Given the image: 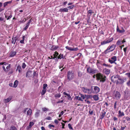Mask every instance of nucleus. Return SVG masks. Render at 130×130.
Segmentation results:
<instances>
[{
    "label": "nucleus",
    "instance_id": "obj_25",
    "mask_svg": "<svg viewBox=\"0 0 130 130\" xmlns=\"http://www.w3.org/2000/svg\"><path fill=\"white\" fill-rule=\"evenodd\" d=\"M32 113V110L31 109L29 108L27 111V116H30Z\"/></svg>",
    "mask_w": 130,
    "mask_h": 130
},
{
    "label": "nucleus",
    "instance_id": "obj_22",
    "mask_svg": "<svg viewBox=\"0 0 130 130\" xmlns=\"http://www.w3.org/2000/svg\"><path fill=\"white\" fill-rule=\"evenodd\" d=\"M21 70L22 69L21 66L19 65L17 67L16 71H17V70H18L19 72L21 73Z\"/></svg>",
    "mask_w": 130,
    "mask_h": 130
},
{
    "label": "nucleus",
    "instance_id": "obj_41",
    "mask_svg": "<svg viewBox=\"0 0 130 130\" xmlns=\"http://www.w3.org/2000/svg\"><path fill=\"white\" fill-rule=\"evenodd\" d=\"M117 101H116L115 102L114 105V108L115 109L117 108Z\"/></svg>",
    "mask_w": 130,
    "mask_h": 130
},
{
    "label": "nucleus",
    "instance_id": "obj_7",
    "mask_svg": "<svg viewBox=\"0 0 130 130\" xmlns=\"http://www.w3.org/2000/svg\"><path fill=\"white\" fill-rule=\"evenodd\" d=\"M82 90L85 93H87L89 94H91L92 92V89H86L85 88L83 87L82 88Z\"/></svg>",
    "mask_w": 130,
    "mask_h": 130
},
{
    "label": "nucleus",
    "instance_id": "obj_2",
    "mask_svg": "<svg viewBox=\"0 0 130 130\" xmlns=\"http://www.w3.org/2000/svg\"><path fill=\"white\" fill-rule=\"evenodd\" d=\"M116 47V45L112 44L110 46L108 47L107 49L104 51L103 53L104 54H106L108 53L113 51L115 49Z\"/></svg>",
    "mask_w": 130,
    "mask_h": 130
},
{
    "label": "nucleus",
    "instance_id": "obj_27",
    "mask_svg": "<svg viewBox=\"0 0 130 130\" xmlns=\"http://www.w3.org/2000/svg\"><path fill=\"white\" fill-rule=\"evenodd\" d=\"M11 2H12V1L7 2H6L4 3L3 4L4 7H5L6 6H7L8 4H11Z\"/></svg>",
    "mask_w": 130,
    "mask_h": 130
},
{
    "label": "nucleus",
    "instance_id": "obj_38",
    "mask_svg": "<svg viewBox=\"0 0 130 130\" xmlns=\"http://www.w3.org/2000/svg\"><path fill=\"white\" fill-rule=\"evenodd\" d=\"M42 110L43 112H45L46 111H48L49 110L48 108L46 107H44L42 108Z\"/></svg>",
    "mask_w": 130,
    "mask_h": 130
},
{
    "label": "nucleus",
    "instance_id": "obj_20",
    "mask_svg": "<svg viewBox=\"0 0 130 130\" xmlns=\"http://www.w3.org/2000/svg\"><path fill=\"white\" fill-rule=\"evenodd\" d=\"M16 52L15 51H12L11 53L10 57H13L16 55Z\"/></svg>",
    "mask_w": 130,
    "mask_h": 130
},
{
    "label": "nucleus",
    "instance_id": "obj_47",
    "mask_svg": "<svg viewBox=\"0 0 130 130\" xmlns=\"http://www.w3.org/2000/svg\"><path fill=\"white\" fill-rule=\"evenodd\" d=\"M6 62H3L0 63V66L1 65H2L4 64L5 65H6L7 64H8L7 63H6Z\"/></svg>",
    "mask_w": 130,
    "mask_h": 130
},
{
    "label": "nucleus",
    "instance_id": "obj_17",
    "mask_svg": "<svg viewBox=\"0 0 130 130\" xmlns=\"http://www.w3.org/2000/svg\"><path fill=\"white\" fill-rule=\"evenodd\" d=\"M59 48L58 46H55L53 45L50 48V50L52 51L55 50Z\"/></svg>",
    "mask_w": 130,
    "mask_h": 130
},
{
    "label": "nucleus",
    "instance_id": "obj_57",
    "mask_svg": "<svg viewBox=\"0 0 130 130\" xmlns=\"http://www.w3.org/2000/svg\"><path fill=\"white\" fill-rule=\"evenodd\" d=\"M4 71L5 72H7L8 71V70H7L5 69V67L4 66L2 67Z\"/></svg>",
    "mask_w": 130,
    "mask_h": 130
},
{
    "label": "nucleus",
    "instance_id": "obj_30",
    "mask_svg": "<svg viewBox=\"0 0 130 130\" xmlns=\"http://www.w3.org/2000/svg\"><path fill=\"white\" fill-rule=\"evenodd\" d=\"M18 84V82L17 80H16L14 82L13 84V87H16L17 86Z\"/></svg>",
    "mask_w": 130,
    "mask_h": 130
},
{
    "label": "nucleus",
    "instance_id": "obj_50",
    "mask_svg": "<svg viewBox=\"0 0 130 130\" xmlns=\"http://www.w3.org/2000/svg\"><path fill=\"white\" fill-rule=\"evenodd\" d=\"M45 119L48 120H51L52 118L50 116L47 117Z\"/></svg>",
    "mask_w": 130,
    "mask_h": 130
},
{
    "label": "nucleus",
    "instance_id": "obj_9",
    "mask_svg": "<svg viewBox=\"0 0 130 130\" xmlns=\"http://www.w3.org/2000/svg\"><path fill=\"white\" fill-rule=\"evenodd\" d=\"M118 79L120 81L119 82L117 80L116 81L117 84L118 83L122 84L124 82V80L122 79L119 75V76L118 77Z\"/></svg>",
    "mask_w": 130,
    "mask_h": 130
},
{
    "label": "nucleus",
    "instance_id": "obj_63",
    "mask_svg": "<svg viewBox=\"0 0 130 130\" xmlns=\"http://www.w3.org/2000/svg\"><path fill=\"white\" fill-rule=\"evenodd\" d=\"M32 126H30V125H29V126H27V129L28 130H29V129H30L31 127Z\"/></svg>",
    "mask_w": 130,
    "mask_h": 130
},
{
    "label": "nucleus",
    "instance_id": "obj_36",
    "mask_svg": "<svg viewBox=\"0 0 130 130\" xmlns=\"http://www.w3.org/2000/svg\"><path fill=\"white\" fill-rule=\"evenodd\" d=\"M11 98H8L7 99H5L4 100V102L5 103H7L9 102L11 100Z\"/></svg>",
    "mask_w": 130,
    "mask_h": 130
},
{
    "label": "nucleus",
    "instance_id": "obj_19",
    "mask_svg": "<svg viewBox=\"0 0 130 130\" xmlns=\"http://www.w3.org/2000/svg\"><path fill=\"white\" fill-rule=\"evenodd\" d=\"M17 38L16 37H13L12 38V40L11 41V43L13 44H15L16 40H17Z\"/></svg>",
    "mask_w": 130,
    "mask_h": 130
},
{
    "label": "nucleus",
    "instance_id": "obj_60",
    "mask_svg": "<svg viewBox=\"0 0 130 130\" xmlns=\"http://www.w3.org/2000/svg\"><path fill=\"white\" fill-rule=\"evenodd\" d=\"M63 101H64L63 100H62L61 101H58L57 103V104H59V103H63Z\"/></svg>",
    "mask_w": 130,
    "mask_h": 130
},
{
    "label": "nucleus",
    "instance_id": "obj_5",
    "mask_svg": "<svg viewBox=\"0 0 130 130\" xmlns=\"http://www.w3.org/2000/svg\"><path fill=\"white\" fill-rule=\"evenodd\" d=\"M12 12L10 11H8V12L4 13L5 18L7 20H9L12 17Z\"/></svg>",
    "mask_w": 130,
    "mask_h": 130
},
{
    "label": "nucleus",
    "instance_id": "obj_21",
    "mask_svg": "<svg viewBox=\"0 0 130 130\" xmlns=\"http://www.w3.org/2000/svg\"><path fill=\"white\" fill-rule=\"evenodd\" d=\"M64 58H65V57L63 56V54H60L57 57L58 59H61V58L64 59Z\"/></svg>",
    "mask_w": 130,
    "mask_h": 130
},
{
    "label": "nucleus",
    "instance_id": "obj_37",
    "mask_svg": "<svg viewBox=\"0 0 130 130\" xmlns=\"http://www.w3.org/2000/svg\"><path fill=\"white\" fill-rule=\"evenodd\" d=\"M46 89H43L41 92V94L42 95H44L46 93Z\"/></svg>",
    "mask_w": 130,
    "mask_h": 130
},
{
    "label": "nucleus",
    "instance_id": "obj_4",
    "mask_svg": "<svg viewBox=\"0 0 130 130\" xmlns=\"http://www.w3.org/2000/svg\"><path fill=\"white\" fill-rule=\"evenodd\" d=\"M87 71L88 73L92 74L97 73L98 72V71L96 69L92 68L90 67L87 68Z\"/></svg>",
    "mask_w": 130,
    "mask_h": 130
},
{
    "label": "nucleus",
    "instance_id": "obj_58",
    "mask_svg": "<svg viewBox=\"0 0 130 130\" xmlns=\"http://www.w3.org/2000/svg\"><path fill=\"white\" fill-rule=\"evenodd\" d=\"M103 65L104 66L106 67H109L110 66L109 65H108L107 64H106L105 63H103Z\"/></svg>",
    "mask_w": 130,
    "mask_h": 130
},
{
    "label": "nucleus",
    "instance_id": "obj_23",
    "mask_svg": "<svg viewBox=\"0 0 130 130\" xmlns=\"http://www.w3.org/2000/svg\"><path fill=\"white\" fill-rule=\"evenodd\" d=\"M118 113L119 117H122L124 116V114L123 112H121L120 110L118 111Z\"/></svg>",
    "mask_w": 130,
    "mask_h": 130
},
{
    "label": "nucleus",
    "instance_id": "obj_32",
    "mask_svg": "<svg viewBox=\"0 0 130 130\" xmlns=\"http://www.w3.org/2000/svg\"><path fill=\"white\" fill-rule=\"evenodd\" d=\"M107 43H108V42L107 41L106 39L105 40L101 42V45H104L106 44Z\"/></svg>",
    "mask_w": 130,
    "mask_h": 130
},
{
    "label": "nucleus",
    "instance_id": "obj_49",
    "mask_svg": "<svg viewBox=\"0 0 130 130\" xmlns=\"http://www.w3.org/2000/svg\"><path fill=\"white\" fill-rule=\"evenodd\" d=\"M68 126L69 128L70 129H73V128L72 127L71 124H68Z\"/></svg>",
    "mask_w": 130,
    "mask_h": 130
},
{
    "label": "nucleus",
    "instance_id": "obj_35",
    "mask_svg": "<svg viewBox=\"0 0 130 130\" xmlns=\"http://www.w3.org/2000/svg\"><path fill=\"white\" fill-rule=\"evenodd\" d=\"M61 96V94L60 93H57L55 95V97L56 98H59Z\"/></svg>",
    "mask_w": 130,
    "mask_h": 130
},
{
    "label": "nucleus",
    "instance_id": "obj_6",
    "mask_svg": "<svg viewBox=\"0 0 130 130\" xmlns=\"http://www.w3.org/2000/svg\"><path fill=\"white\" fill-rule=\"evenodd\" d=\"M117 60V57L116 56H113L110 58H109L108 60V62L111 64L115 63L117 64V63L115 62Z\"/></svg>",
    "mask_w": 130,
    "mask_h": 130
},
{
    "label": "nucleus",
    "instance_id": "obj_18",
    "mask_svg": "<svg viewBox=\"0 0 130 130\" xmlns=\"http://www.w3.org/2000/svg\"><path fill=\"white\" fill-rule=\"evenodd\" d=\"M60 12H68V9L67 8H64L60 9L59 10Z\"/></svg>",
    "mask_w": 130,
    "mask_h": 130
},
{
    "label": "nucleus",
    "instance_id": "obj_40",
    "mask_svg": "<svg viewBox=\"0 0 130 130\" xmlns=\"http://www.w3.org/2000/svg\"><path fill=\"white\" fill-rule=\"evenodd\" d=\"M129 95H130L129 93H126L125 95H124V98L126 99H127Z\"/></svg>",
    "mask_w": 130,
    "mask_h": 130
},
{
    "label": "nucleus",
    "instance_id": "obj_28",
    "mask_svg": "<svg viewBox=\"0 0 130 130\" xmlns=\"http://www.w3.org/2000/svg\"><path fill=\"white\" fill-rule=\"evenodd\" d=\"M92 13H93V12H92V10H90L87 12V15L88 16H90L91 15Z\"/></svg>",
    "mask_w": 130,
    "mask_h": 130
},
{
    "label": "nucleus",
    "instance_id": "obj_26",
    "mask_svg": "<svg viewBox=\"0 0 130 130\" xmlns=\"http://www.w3.org/2000/svg\"><path fill=\"white\" fill-rule=\"evenodd\" d=\"M93 98L94 100L96 101L99 99V97L98 95H95L93 96Z\"/></svg>",
    "mask_w": 130,
    "mask_h": 130
},
{
    "label": "nucleus",
    "instance_id": "obj_62",
    "mask_svg": "<svg viewBox=\"0 0 130 130\" xmlns=\"http://www.w3.org/2000/svg\"><path fill=\"white\" fill-rule=\"evenodd\" d=\"M89 113L91 115H92L93 113V111L92 110H90L89 111Z\"/></svg>",
    "mask_w": 130,
    "mask_h": 130
},
{
    "label": "nucleus",
    "instance_id": "obj_14",
    "mask_svg": "<svg viewBox=\"0 0 130 130\" xmlns=\"http://www.w3.org/2000/svg\"><path fill=\"white\" fill-rule=\"evenodd\" d=\"M125 75H127L128 77L130 79V72L126 73ZM126 84L128 86H130V80H129L127 82Z\"/></svg>",
    "mask_w": 130,
    "mask_h": 130
},
{
    "label": "nucleus",
    "instance_id": "obj_16",
    "mask_svg": "<svg viewBox=\"0 0 130 130\" xmlns=\"http://www.w3.org/2000/svg\"><path fill=\"white\" fill-rule=\"evenodd\" d=\"M103 71L105 74H108L110 73V70L109 69L105 68L103 69Z\"/></svg>",
    "mask_w": 130,
    "mask_h": 130
},
{
    "label": "nucleus",
    "instance_id": "obj_31",
    "mask_svg": "<svg viewBox=\"0 0 130 130\" xmlns=\"http://www.w3.org/2000/svg\"><path fill=\"white\" fill-rule=\"evenodd\" d=\"M65 48L68 50L71 51H74L75 49H73V48L71 47H69L68 46H66Z\"/></svg>",
    "mask_w": 130,
    "mask_h": 130
},
{
    "label": "nucleus",
    "instance_id": "obj_54",
    "mask_svg": "<svg viewBox=\"0 0 130 130\" xmlns=\"http://www.w3.org/2000/svg\"><path fill=\"white\" fill-rule=\"evenodd\" d=\"M10 66V64H9L8 66L6 67V69L7 70H8L10 69V68L11 67Z\"/></svg>",
    "mask_w": 130,
    "mask_h": 130
},
{
    "label": "nucleus",
    "instance_id": "obj_11",
    "mask_svg": "<svg viewBox=\"0 0 130 130\" xmlns=\"http://www.w3.org/2000/svg\"><path fill=\"white\" fill-rule=\"evenodd\" d=\"M115 97L117 100L120 99L121 97V95L119 92L117 91L115 94Z\"/></svg>",
    "mask_w": 130,
    "mask_h": 130
},
{
    "label": "nucleus",
    "instance_id": "obj_39",
    "mask_svg": "<svg viewBox=\"0 0 130 130\" xmlns=\"http://www.w3.org/2000/svg\"><path fill=\"white\" fill-rule=\"evenodd\" d=\"M26 21L25 18H24L23 20L20 21L19 22L21 23H24Z\"/></svg>",
    "mask_w": 130,
    "mask_h": 130
},
{
    "label": "nucleus",
    "instance_id": "obj_1",
    "mask_svg": "<svg viewBox=\"0 0 130 130\" xmlns=\"http://www.w3.org/2000/svg\"><path fill=\"white\" fill-rule=\"evenodd\" d=\"M96 79L97 80H100L101 82H104L106 81V77L100 73H98L96 74Z\"/></svg>",
    "mask_w": 130,
    "mask_h": 130
},
{
    "label": "nucleus",
    "instance_id": "obj_29",
    "mask_svg": "<svg viewBox=\"0 0 130 130\" xmlns=\"http://www.w3.org/2000/svg\"><path fill=\"white\" fill-rule=\"evenodd\" d=\"M32 72V71H28L26 74V77H28L31 74Z\"/></svg>",
    "mask_w": 130,
    "mask_h": 130
},
{
    "label": "nucleus",
    "instance_id": "obj_15",
    "mask_svg": "<svg viewBox=\"0 0 130 130\" xmlns=\"http://www.w3.org/2000/svg\"><path fill=\"white\" fill-rule=\"evenodd\" d=\"M117 32L120 33H122L125 32V30L123 28V27H122V30H120L118 27V26H117Z\"/></svg>",
    "mask_w": 130,
    "mask_h": 130
},
{
    "label": "nucleus",
    "instance_id": "obj_44",
    "mask_svg": "<svg viewBox=\"0 0 130 130\" xmlns=\"http://www.w3.org/2000/svg\"><path fill=\"white\" fill-rule=\"evenodd\" d=\"M117 45H119L121 44V41L120 40H118L117 42Z\"/></svg>",
    "mask_w": 130,
    "mask_h": 130
},
{
    "label": "nucleus",
    "instance_id": "obj_24",
    "mask_svg": "<svg viewBox=\"0 0 130 130\" xmlns=\"http://www.w3.org/2000/svg\"><path fill=\"white\" fill-rule=\"evenodd\" d=\"M59 54L58 52L57 51H55L54 53V57L53 58L55 59V58H57V57L58 56Z\"/></svg>",
    "mask_w": 130,
    "mask_h": 130
},
{
    "label": "nucleus",
    "instance_id": "obj_48",
    "mask_svg": "<svg viewBox=\"0 0 130 130\" xmlns=\"http://www.w3.org/2000/svg\"><path fill=\"white\" fill-rule=\"evenodd\" d=\"M26 65L25 63H23L22 66V68L23 69H24L26 67Z\"/></svg>",
    "mask_w": 130,
    "mask_h": 130
},
{
    "label": "nucleus",
    "instance_id": "obj_8",
    "mask_svg": "<svg viewBox=\"0 0 130 130\" xmlns=\"http://www.w3.org/2000/svg\"><path fill=\"white\" fill-rule=\"evenodd\" d=\"M94 91L92 90V93L96 94L98 93L100 91V88L98 86H94Z\"/></svg>",
    "mask_w": 130,
    "mask_h": 130
},
{
    "label": "nucleus",
    "instance_id": "obj_34",
    "mask_svg": "<svg viewBox=\"0 0 130 130\" xmlns=\"http://www.w3.org/2000/svg\"><path fill=\"white\" fill-rule=\"evenodd\" d=\"M113 40V37H111L110 38H109L108 39H106L107 42L108 43H109L110 42H111Z\"/></svg>",
    "mask_w": 130,
    "mask_h": 130
},
{
    "label": "nucleus",
    "instance_id": "obj_13",
    "mask_svg": "<svg viewBox=\"0 0 130 130\" xmlns=\"http://www.w3.org/2000/svg\"><path fill=\"white\" fill-rule=\"evenodd\" d=\"M106 112L105 111H103V112L101 113L99 116V118L100 119H103L105 116Z\"/></svg>",
    "mask_w": 130,
    "mask_h": 130
},
{
    "label": "nucleus",
    "instance_id": "obj_59",
    "mask_svg": "<svg viewBox=\"0 0 130 130\" xmlns=\"http://www.w3.org/2000/svg\"><path fill=\"white\" fill-rule=\"evenodd\" d=\"M48 126L50 128H51L52 127H55L54 125H51V124H50L48 125Z\"/></svg>",
    "mask_w": 130,
    "mask_h": 130
},
{
    "label": "nucleus",
    "instance_id": "obj_56",
    "mask_svg": "<svg viewBox=\"0 0 130 130\" xmlns=\"http://www.w3.org/2000/svg\"><path fill=\"white\" fill-rule=\"evenodd\" d=\"M121 127L120 129L119 130H124L125 129V127H126V126L122 127V126H121Z\"/></svg>",
    "mask_w": 130,
    "mask_h": 130
},
{
    "label": "nucleus",
    "instance_id": "obj_45",
    "mask_svg": "<svg viewBox=\"0 0 130 130\" xmlns=\"http://www.w3.org/2000/svg\"><path fill=\"white\" fill-rule=\"evenodd\" d=\"M126 120L127 121L129 122V123H130V118L128 117H127L125 118Z\"/></svg>",
    "mask_w": 130,
    "mask_h": 130
},
{
    "label": "nucleus",
    "instance_id": "obj_61",
    "mask_svg": "<svg viewBox=\"0 0 130 130\" xmlns=\"http://www.w3.org/2000/svg\"><path fill=\"white\" fill-rule=\"evenodd\" d=\"M54 122L55 123H56L57 125L59 123L57 119H55L54 120Z\"/></svg>",
    "mask_w": 130,
    "mask_h": 130
},
{
    "label": "nucleus",
    "instance_id": "obj_10",
    "mask_svg": "<svg viewBox=\"0 0 130 130\" xmlns=\"http://www.w3.org/2000/svg\"><path fill=\"white\" fill-rule=\"evenodd\" d=\"M32 19H30L28 22L26 24L25 27L23 29L24 30H26L29 27V26L31 22Z\"/></svg>",
    "mask_w": 130,
    "mask_h": 130
},
{
    "label": "nucleus",
    "instance_id": "obj_51",
    "mask_svg": "<svg viewBox=\"0 0 130 130\" xmlns=\"http://www.w3.org/2000/svg\"><path fill=\"white\" fill-rule=\"evenodd\" d=\"M74 7V6L72 5L68 7V8L69 9H72Z\"/></svg>",
    "mask_w": 130,
    "mask_h": 130
},
{
    "label": "nucleus",
    "instance_id": "obj_43",
    "mask_svg": "<svg viewBox=\"0 0 130 130\" xmlns=\"http://www.w3.org/2000/svg\"><path fill=\"white\" fill-rule=\"evenodd\" d=\"M43 89H46V88L47 86V85L46 84H44L43 85Z\"/></svg>",
    "mask_w": 130,
    "mask_h": 130
},
{
    "label": "nucleus",
    "instance_id": "obj_52",
    "mask_svg": "<svg viewBox=\"0 0 130 130\" xmlns=\"http://www.w3.org/2000/svg\"><path fill=\"white\" fill-rule=\"evenodd\" d=\"M127 48V47H126L123 48V51L124 52V54L125 55V53H126V50Z\"/></svg>",
    "mask_w": 130,
    "mask_h": 130
},
{
    "label": "nucleus",
    "instance_id": "obj_55",
    "mask_svg": "<svg viewBox=\"0 0 130 130\" xmlns=\"http://www.w3.org/2000/svg\"><path fill=\"white\" fill-rule=\"evenodd\" d=\"M67 96H68V100H72L71 97V96L70 94H68V95Z\"/></svg>",
    "mask_w": 130,
    "mask_h": 130
},
{
    "label": "nucleus",
    "instance_id": "obj_64",
    "mask_svg": "<svg viewBox=\"0 0 130 130\" xmlns=\"http://www.w3.org/2000/svg\"><path fill=\"white\" fill-rule=\"evenodd\" d=\"M113 119L114 121H115L118 120V118L116 117H114L113 118Z\"/></svg>",
    "mask_w": 130,
    "mask_h": 130
},
{
    "label": "nucleus",
    "instance_id": "obj_33",
    "mask_svg": "<svg viewBox=\"0 0 130 130\" xmlns=\"http://www.w3.org/2000/svg\"><path fill=\"white\" fill-rule=\"evenodd\" d=\"M10 130H18V129L14 126L13 125L10 127Z\"/></svg>",
    "mask_w": 130,
    "mask_h": 130
},
{
    "label": "nucleus",
    "instance_id": "obj_42",
    "mask_svg": "<svg viewBox=\"0 0 130 130\" xmlns=\"http://www.w3.org/2000/svg\"><path fill=\"white\" fill-rule=\"evenodd\" d=\"M39 115V111L36 112L35 114V116L36 117H38Z\"/></svg>",
    "mask_w": 130,
    "mask_h": 130
},
{
    "label": "nucleus",
    "instance_id": "obj_3",
    "mask_svg": "<svg viewBox=\"0 0 130 130\" xmlns=\"http://www.w3.org/2000/svg\"><path fill=\"white\" fill-rule=\"evenodd\" d=\"M74 77V73L72 71H69L67 72V78L70 81L73 79Z\"/></svg>",
    "mask_w": 130,
    "mask_h": 130
},
{
    "label": "nucleus",
    "instance_id": "obj_53",
    "mask_svg": "<svg viewBox=\"0 0 130 130\" xmlns=\"http://www.w3.org/2000/svg\"><path fill=\"white\" fill-rule=\"evenodd\" d=\"M34 124V123L33 122H30L29 123V125L30 126H32Z\"/></svg>",
    "mask_w": 130,
    "mask_h": 130
},
{
    "label": "nucleus",
    "instance_id": "obj_46",
    "mask_svg": "<svg viewBox=\"0 0 130 130\" xmlns=\"http://www.w3.org/2000/svg\"><path fill=\"white\" fill-rule=\"evenodd\" d=\"M75 98L77 100H79L81 101V98L80 97H79L78 96H75Z\"/></svg>",
    "mask_w": 130,
    "mask_h": 130
},
{
    "label": "nucleus",
    "instance_id": "obj_12",
    "mask_svg": "<svg viewBox=\"0 0 130 130\" xmlns=\"http://www.w3.org/2000/svg\"><path fill=\"white\" fill-rule=\"evenodd\" d=\"M119 75H117L115 76H112L111 77V81L112 82H114L116 81V80H117V78H118V77H119Z\"/></svg>",
    "mask_w": 130,
    "mask_h": 130
}]
</instances>
